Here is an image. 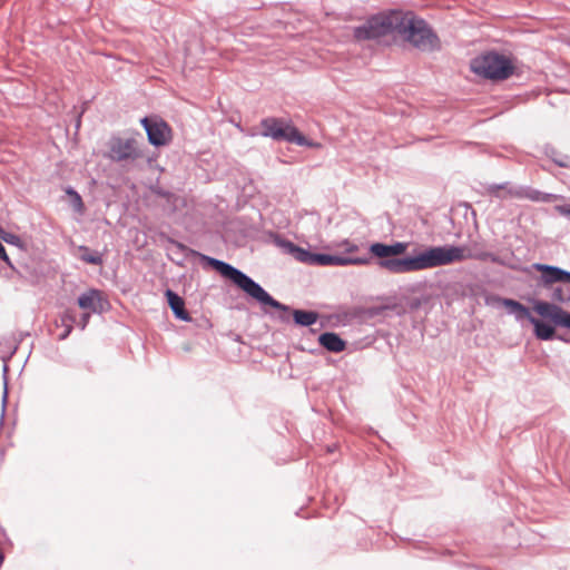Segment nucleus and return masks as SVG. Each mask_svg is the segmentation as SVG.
<instances>
[{
    "label": "nucleus",
    "instance_id": "7c9ffc66",
    "mask_svg": "<svg viewBox=\"0 0 570 570\" xmlns=\"http://www.w3.org/2000/svg\"><path fill=\"white\" fill-rule=\"evenodd\" d=\"M385 309H386L385 306L370 307L366 309V315L370 317H374V316L381 315Z\"/></svg>",
    "mask_w": 570,
    "mask_h": 570
},
{
    "label": "nucleus",
    "instance_id": "bb28decb",
    "mask_svg": "<svg viewBox=\"0 0 570 570\" xmlns=\"http://www.w3.org/2000/svg\"><path fill=\"white\" fill-rule=\"evenodd\" d=\"M76 314L73 311H66L61 317H60V321H61V325H70L72 326L73 323H76Z\"/></svg>",
    "mask_w": 570,
    "mask_h": 570
},
{
    "label": "nucleus",
    "instance_id": "f3484780",
    "mask_svg": "<svg viewBox=\"0 0 570 570\" xmlns=\"http://www.w3.org/2000/svg\"><path fill=\"white\" fill-rule=\"evenodd\" d=\"M318 344L331 353H341L346 348V341L335 332H324L317 337Z\"/></svg>",
    "mask_w": 570,
    "mask_h": 570
},
{
    "label": "nucleus",
    "instance_id": "4be33fe9",
    "mask_svg": "<svg viewBox=\"0 0 570 570\" xmlns=\"http://www.w3.org/2000/svg\"><path fill=\"white\" fill-rule=\"evenodd\" d=\"M3 345L6 350L1 351L0 358L2 361L9 360L17 351L18 346L8 337H0V346Z\"/></svg>",
    "mask_w": 570,
    "mask_h": 570
},
{
    "label": "nucleus",
    "instance_id": "9b49d317",
    "mask_svg": "<svg viewBox=\"0 0 570 570\" xmlns=\"http://www.w3.org/2000/svg\"><path fill=\"white\" fill-rule=\"evenodd\" d=\"M368 256H347L337 254L315 253L313 266H347V265H368Z\"/></svg>",
    "mask_w": 570,
    "mask_h": 570
},
{
    "label": "nucleus",
    "instance_id": "f704fd0d",
    "mask_svg": "<svg viewBox=\"0 0 570 570\" xmlns=\"http://www.w3.org/2000/svg\"><path fill=\"white\" fill-rule=\"evenodd\" d=\"M62 326H63L65 328H63V332L59 335V340H60V341L66 340V338L70 335V333L72 332V328H73V327H72V326H70V325H62Z\"/></svg>",
    "mask_w": 570,
    "mask_h": 570
},
{
    "label": "nucleus",
    "instance_id": "9d476101",
    "mask_svg": "<svg viewBox=\"0 0 570 570\" xmlns=\"http://www.w3.org/2000/svg\"><path fill=\"white\" fill-rule=\"evenodd\" d=\"M140 125L147 135L148 142L160 148L169 145L173 140V129L169 124L157 115L145 116L140 119Z\"/></svg>",
    "mask_w": 570,
    "mask_h": 570
},
{
    "label": "nucleus",
    "instance_id": "a878e982",
    "mask_svg": "<svg viewBox=\"0 0 570 570\" xmlns=\"http://www.w3.org/2000/svg\"><path fill=\"white\" fill-rule=\"evenodd\" d=\"M0 237L3 242H6L7 244H11V245H19L21 242V239L18 235L4 232L1 227H0Z\"/></svg>",
    "mask_w": 570,
    "mask_h": 570
},
{
    "label": "nucleus",
    "instance_id": "5701e85b",
    "mask_svg": "<svg viewBox=\"0 0 570 570\" xmlns=\"http://www.w3.org/2000/svg\"><path fill=\"white\" fill-rule=\"evenodd\" d=\"M484 187V190L485 193L489 195V196H492V197H495V198H499V199H505V195L503 194L501 187L499 186V184H484L483 185Z\"/></svg>",
    "mask_w": 570,
    "mask_h": 570
},
{
    "label": "nucleus",
    "instance_id": "cd10ccee",
    "mask_svg": "<svg viewBox=\"0 0 570 570\" xmlns=\"http://www.w3.org/2000/svg\"><path fill=\"white\" fill-rule=\"evenodd\" d=\"M551 298H552V301L558 302V303L568 302V299L564 296V292H563L562 287H559V286L553 288Z\"/></svg>",
    "mask_w": 570,
    "mask_h": 570
},
{
    "label": "nucleus",
    "instance_id": "f8f14e48",
    "mask_svg": "<svg viewBox=\"0 0 570 570\" xmlns=\"http://www.w3.org/2000/svg\"><path fill=\"white\" fill-rule=\"evenodd\" d=\"M485 302L489 305L499 304L504 306L508 313L514 316L517 322H522L523 320H528L530 322L531 317H533L530 309L525 305L513 298L492 295L487 297Z\"/></svg>",
    "mask_w": 570,
    "mask_h": 570
},
{
    "label": "nucleus",
    "instance_id": "c9c22d12",
    "mask_svg": "<svg viewBox=\"0 0 570 570\" xmlns=\"http://www.w3.org/2000/svg\"><path fill=\"white\" fill-rule=\"evenodd\" d=\"M344 243H345V245H346V249H345V252H346L347 254H351V253H354V252H357V250H358V246H357V245H355V244H351L348 240H345Z\"/></svg>",
    "mask_w": 570,
    "mask_h": 570
},
{
    "label": "nucleus",
    "instance_id": "f257e3e1",
    "mask_svg": "<svg viewBox=\"0 0 570 570\" xmlns=\"http://www.w3.org/2000/svg\"><path fill=\"white\" fill-rule=\"evenodd\" d=\"M166 240L169 244L166 249L171 252L173 255L177 256V259L171 257V259L177 264L180 265L183 261L189 255L199 256L205 267H210L216 271L223 278L230 281L234 285H236L261 305L271 306L273 308H282L284 311L288 309L282 305L279 301L275 299L267 291H265L261 284L255 282L252 277L232 264L202 254L171 237L167 236Z\"/></svg>",
    "mask_w": 570,
    "mask_h": 570
},
{
    "label": "nucleus",
    "instance_id": "412c9836",
    "mask_svg": "<svg viewBox=\"0 0 570 570\" xmlns=\"http://www.w3.org/2000/svg\"><path fill=\"white\" fill-rule=\"evenodd\" d=\"M80 261L91 264V265H102L104 258L102 254L97 250H91L88 246L81 245L79 246Z\"/></svg>",
    "mask_w": 570,
    "mask_h": 570
},
{
    "label": "nucleus",
    "instance_id": "4468645a",
    "mask_svg": "<svg viewBox=\"0 0 570 570\" xmlns=\"http://www.w3.org/2000/svg\"><path fill=\"white\" fill-rule=\"evenodd\" d=\"M77 303L82 309H89L92 313H101L104 311V304H107V301L102 297L99 289L91 288L82 293L78 297Z\"/></svg>",
    "mask_w": 570,
    "mask_h": 570
},
{
    "label": "nucleus",
    "instance_id": "e433bc0d",
    "mask_svg": "<svg viewBox=\"0 0 570 570\" xmlns=\"http://www.w3.org/2000/svg\"><path fill=\"white\" fill-rule=\"evenodd\" d=\"M154 191H155V194H157L160 197H167L169 195V191H166V190H164L161 188H158V189H156Z\"/></svg>",
    "mask_w": 570,
    "mask_h": 570
},
{
    "label": "nucleus",
    "instance_id": "2eb2a0df",
    "mask_svg": "<svg viewBox=\"0 0 570 570\" xmlns=\"http://www.w3.org/2000/svg\"><path fill=\"white\" fill-rule=\"evenodd\" d=\"M532 268L541 273L539 284L544 288H548L554 283H560L561 267L543 263H533Z\"/></svg>",
    "mask_w": 570,
    "mask_h": 570
},
{
    "label": "nucleus",
    "instance_id": "dca6fc26",
    "mask_svg": "<svg viewBox=\"0 0 570 570\" xmlns=\"http://www.w3.org/2000/svg\"><path fill=\"white\" fill-rule=\"evenodd\" d=\"M513 194L515 195V198L529 199L535 203H551L559 198L556 194L544 193L529 186H520V190L514 191Z\"/></svg>",
    "mask_w": 570,
    "mask_h": 570
},
{
    "label": "nucleus",
    "instance_id": "7ed1b4c3",
    "mask_svg": "<svg viewBox=\"0 0 570 570\" xmlns=\"http://www.w3.org/2000/svg\"><path fill=\"white\" fill-rule=\"evenodd\" d=\"M396 33L421 52H435L442 49L441 39L431 24L412 11H400Z\"/></svg>",
    "mask_w": 570,
    "mask_h": 570
},
{
    "label": "nucleus",
    "instance_id": "c756f323",
    "mask_svg": "<svg viewBox=\"0 0 570 570\" xmlns=\"http://www.w3.org/2000/svg\"><path fill=\"white\" fill-rule=\"evenodd\" d=\"M554 210L561 216H564L570 219V204L556 205Z\"/></svg>",
    "mask_w": 570,
    "mask_h": 570
},
{
    "label": "nucleus",
    "instance_id": "aec40b11",
    "mask_svg": "<svg viewBox=\"0 0 570 570\" xmlns=\"http://www.w3.org/2000/svg\"><path fill=\"white\" fill-rule=\"evenodd\" d=\"M544 155L551 159L558 167L568 168L570 166V158L567 154L561 153L552 145L543 147Z\"/></svg>",
    "mask_w": 570,
    "mask_h": 570
},
{
    "label": "nucleus",
    "instance_id": "a211bd4d",
    "mask_svg": "<svg viewBox=\"0 0 570 570\" xmlns=\"http://www.w3.org/2000/svg\"><path fill=\"white\" fill-rule=\"evenodd\" d=\"M165 296L174 316L177 320L184 322H189L191 320L189 313L185 308V301L181 296L169 288L166 289Z\"/></svg>",
    "mask_w": 570,
    "mask_h": 570
},
{
    "label": "nucleus",
    "instance_id": "473e14b6",
    "mask_svg": "<svg viewBox=\"0 0 570 570\" xmlns=\"http://www.w3.org/2000/svg\"><path fill=\"white\" fill-rule=\"evenodd\" d=\"M89 318H90V313H83V314L81 315V318H80V321H79V323H78V325H79V327H80L81 330H85V328H86V326H87V324H88V322H89Z\"/></svg>",
    "mask_w": 570,
    "mask_h": 570
},
{
    "label": "nucleus",
    "instance_id": "20e7f679",
    "mask_svg": "<svg viewBox=\"0 0 570 570\" xmlns=\"http://www.w3.org/2000/svg\"><path fill=\"white\" fill-rule=\"evenodd\" d=\"M533 311L542 318L531 317L530 323L533 325V334L540 341H552L554 338L570 343V337L558 335L556 327L570 330V312L563 309L560 305L546 301H534Z\"/></svg>",
    "mask_w": 570,
    "mask_h": 570
},
{
    "label": "nucleus",
    "instance_id": "b1692460",
    "mask_svg": "<svg viewBox=\"0 0 570 570\" xmlns=\"http://www.w3.org/2000/svg\"><path fill=\"white\" fill-rule=\"evenodd\" d=\"M66 194L71 197V203H72L73 207L82 208V206H83L82 198L77 190H75L72 187L69 186L66 188Z\"/></svg>",
    "mask_w": 570,
    "mask_h": 570
},
{
    "label": "nucleus",
    "instance_id": "c85d7f7f",
    "mask_svg": "<svg viewBox=\"0 0 570 570\" xmlns=\"http://www.w3.org/2000/svg\"><path fill=\"white\" fill-rule=\"evenodd\" d=\"M0 259H2L8 265V267H11L12 273H17V269L12 265V263L7 254V250L1 242H0Z\"/></svg>",
    "mask_w": 570,
    "mask_h": 570
},
{
    "label": "nucleus",
    "instance_id": "1a4fd4ad",
    "mask_svg": "<svg viewBox=\"0 0 570 570\" xmlns=\"http://www.w3.org/2000/svg\"><path fill=\"white\" fill-rule=\"evenodd\" d=\"M144 157V151L135 137L112 136L108 141L107 158L114 163H134Z\"/></svg>",
    "mask_w": 570,
    "mask_h": 570
},
{
    "label": "nucleus",
    "instance_id": "2f4dec72",
    "mask_svg": "<svg viewBox=\"0 0 570 570\" xmlns=\"http://www.w3.org/2000/svg\"><path fill=\"white\" fill-rule=\"evenodd\" d=\"M7 399H8V391H7V382H6L4 383V391H3V395H2V411H1V417H0V428L3 424V417H4Z\"/></svg>",
    "mask_w": 570,
    "mask_h": 570
},
{
    "label": "nucleus",
    "instance_id": "39448f33",
    "mask_svg": "<svg viewBox=\"0 0 570 570\" xmlns=\"http://www.w3.org/2000/svg\"><path fill=\"white\" fill-rule=\"evenodd\" d=\"M466 259L490 261L494 264H502L498 255L487 252L483 244L476 240L471 242L468 247L455 245L436 246V267L461 263Z\"/></svg>",
    "mask_w": 570,
    "mask_h": 570
},
{
    "label": "nucleus",
    "instance_id": "0eeeda50",
    "mask_svg": "<svg viewBox=\"0 0 570 570\" xmlns=\"http://www.w3.org/2000/svg\"><path fill=\"white\" fill-rule=\"evenodd\" d=\"M471 70L490 80H505L514 73L513 60L497 51H488L473 58L470 62Z\"/></svg>",
    "mask_w": 570,
    "mask_h": 570
},
{
    "label": "nucleus",
    "instance_id": "6e6552de",
    "mask_svg": "<svg viewBox=\"0 0 570 570\" xmlns=\"http://www.w3.org/2000/svg\"><path fill=\"white\" fill-rule=\"evenodd\" d=\"M261 135L275 141H287L298 146L315 147L317 144L307 139L295 126L284 118L266 117L259 122Z\"/></svg>",
    "mask_w": 570,
    "mask_h": 570
},
{
    "label": "nucleus",
    "instance_id": "423d86ee",
    "mask_svg": "<svg viewBox=\"0 0 570 570\" xmlns=\"http://www.w3.org/2000/svg\"><path fill=\"white\" fill-rule=\"evenodd\" d=\"M401 10H387L370 16L363 24L353 28L356 41L376 40L397 32Z\"/></svg>",
    "mask_w": 570,
    "mask_h": 570
},
{
    "label": "nucleus",
    "instance_id": "6ab92c4d",
    "mask_svg": "<svg viewBox=\"0 0 570 570\" xmlns=\"http://www.w3.org/2000/svg\"><path fill=\"white\" fill-rule=\"evenodd\" d=\"M279 244L286 250V253L291 254L296 261L311 266L314 265V252L305 249L287 239L282 240Z\"/></svg>",
    "mask_w": 570,
    "mask_h": 570
},
{
    "label": "nucleus",
    "instance_id": "ddd939ff",
    "mask_svg": "<svg viewBox=\"0 0 570 570\" xmlns=\"http://www.w3.org/2000/svg\"><path fill=\"white\" fill-rule=\"evenodd\" d=\"M281 304L283 305V303ZM284 306L287 307L288 309L284 311L282 308H276L277 311L282 312V314L278 315V320L283 323H288L289 314H292L295 325L307 327L314 325L320 317V314L316 311L292 309L288 305L285 304Z\"/></svg>",
    "mask_w": 570,
    "mask_h": 570
},
{
    "label": "nucleus",
    "instance_id": "4c0bfd02",
    "mask_svg": "<svg viewBox=\"0 0 570 570\" xmlns=\"http://www.w3.org/2000/svg\"><path fill=\"white\" fill-rule=\"evenodd\" d=\"M14 273L11 272V267H9V271L4 272L2 275L6 277V278H11L13 276Z\"/></svg>",
    "mask_w": 570,
    "mask_h": 570
},
{
    "label": "nucleus",
    "instance_id": "72a5a7b5",
    "mask_svg": "<svg viewBox=\"0 0 570 570\" xmlns=\"http://www.w3.org/2000/svg\"><path fill=\"white\" fill-rule=\"evenodd\" d=\"M560 283L570 284V272L561 268Z\"/></svg>",
    "mask_w": 570,
    "mask_h": 570
},
{
    "label": "nucleus",
    "instance_id": "393cba45",
    "mask_svg": "<svg viewBox=\"0 0 570 570\" xmlns=\"http://www.w3.org/2000/svg\"><path fill=\"white\" fill-rule=\"evenodd\" d=\"M499 186L501 187L503 194L505 195V199L508 197L515 198V195L513 193L520 190V186H515L510 181L501 183V184H499Z\"/></svg>",
    "mask_w": 570,
    "mask_h": 570
},
{
    "label": "nucleus",
    "instance_id": "f03ea898",
    "mask_svg": "<svg viewBox=\"0 0 570 570\" xmlns=\"http://www.w3.org/2000/svg\"><path fill=\"white\" fill-rule=\"evenodd\" d=\"M409 248L406 242L385 244L372 243L368 246V257L376 258V265L391 274H407L436 267V246H425L414 249L410 255H403Z\"/></svg>",
    "mask_w": 570,
    "mask_h": 570
}]
</instances>
